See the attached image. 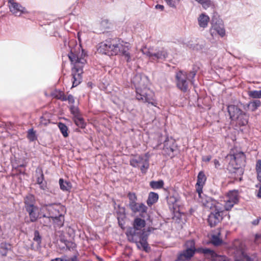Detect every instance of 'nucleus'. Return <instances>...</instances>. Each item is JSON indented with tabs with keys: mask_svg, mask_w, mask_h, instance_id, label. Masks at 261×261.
Listing matches in <instances>:
<instances>
[{
	"mask_svg": "<svg viewBox=\"0 0 261 261\" xmlns=\"http://www.w3.org/2000/svg\"><path fill=\"white\" fill-rule=\"evenodd\" d=\"M51 261H63V260L60 258H56L55 259L52 260Z\"/></svg>",
	"mask_w": 261,
	"mask_h": 261,
	"instance_id": "864d4df0",
	"label": "nucleus"
},
{
	"mask_svg": "<svg viewBox=\"0 0 261 261\" xmlns=\"http://www.w3.org/2000/svg\"><path fill=\"white\" fill-rule=\"evenodd\" d=\"M145 158H148L145 155L142 156L135 157L131 161V165L135 167H139Z\"/></svg>",
	"mask_w": 261,
	"mask_h": 261,
	"instance_id": "6ab92c4d",
	"label": "nucleus"
},
{
	"mask_svg": "<svg viewBox=\"0 0 261 261\" xmlns=\"http://www.w3.org/2000/svg\"><path fill=\"white\" fill-rule=\"evenodd\" d=\"M177 86L182 91H186L188 88V83L187 81V75L186 73L179 71L177 73Z\"/></svg>",
	"mask_w": 261,
	"mask_h": 261,
	"instance_id": "1a4fd4ad",
	"label": "nucleus"
},
{
	"mask_svg": "<svg viewBox=\"0 0 261 261\" xmlns=\"http://www.w3.org/2000/svg\"><path fill=\"white\" fill-rule=\"evenodd\" d=\"M228 158L230 160L229 166L234 169L239 170L240 174H242L243 172L241 167L245 163L244 154L240 152L235 154L230 155Z\"/></svg>",
	"mask_w": 261,
	"mask_h": 261,
	"instance_id": "423d86ee",
	"label": "nucleus"
},
{
	"mask_svg": "<svg viewBox=\"0 0 261 261\" xmlns=\"http://www.w3.org/2000/svg\"><path fill=\"white\" fill-rule=\"evenodd\" d=\"M165 149L168 153L173 152L176 147L175 141L172 138H167L165 142Z\"/></svg>",
	"mask_w": 261,
	"mask_h": 261,
	"instance_id": "dca6fc26",
	"label": "nucleus"
},
{
	"mask_svg": "<svg viewBox=\"0 0 261 261\" xmlns=\"http://www.w3.org/2000/svg\"><path fill=\"white\" fill-rule=\"evenodd\" d=\"M74 122L75 124L81 128H84L85 127V123L82 118L77 116L75 117Z\"/></svg>",
	"mask_w": 261,
	"mask_h": 261,
	"instance_id": "72a5a7b5",
	"label": "nucleus"
},
{
	"mask_svg": "<svg viewBox=\"0 0 261 261\" xmlns=\"http://www.w3.org/2000/svg\"><path fill=\"white\" fill-rule=\"evenodd\" d=\"M66 211L65 207L60 204H51L42 206L41 212L45 218L44 225L48 226L52 223L55 226H63Z\"/></svg>",
	"mask_w": 261,
	"mask_h": 261,
	"instance_id": "f03ea898",
	"label": "nucleus"
},
{
	"mask_svg": "<svg viewBox=\"0 0 261 261\" xmlns=\"http://www.w3.org/2000/svg\"><path fill=\"white\" fill-rule=\"evenodd\" d=\"M130 207L134 212H140L141 213H145L147 207L143 203H135L132 205H130Z\"/></svg>",
	"mask_w": 261,
	"mask_h": 261,
	"instance_id": "f3484780",
	"label": "nucleus"
},
{
	"mask_svg": "<svg viewBox=\"0 0 261 261\" xmlns=\"http://www.w3.org/2000/svg\"><path fill=\"white\" fill-rule=\"evenodd\" d=\"M34 241H36L38 244H39L41 243V237L39 235V233L38 231L35 232V236L34 238Z\"/></svg>",
	"mask_w": 261,
	"mask_h": 261,
	"instance_id": "37998d69",
	"label": "nucleus"
},
{
	"mask_svg": "<svg viewBox=\"0 0 261 261\" xmlns=\"http://www.w3.org/2000/svg\"><path fill=\"white\" fill-rule=\"evenodd\" d=\"M256 170L258 180L261 182V160L257 161L256 165Z\"/></svg>",
	"mask_w": 261,
	"mask_h": 261,
	"instance_id": "7c9ffc66",
	"label": "nucleus"
},
{
	"mask_svg": "<svg viewBox=\"0 0 261 261\" xmlns=\"http://www.w3.org/2000/svg\"><path fill=\"white\" fill-rule=\"evenodd\" d=\"M68 99L69 101H70L71 102H73V98L72 96H71V95H70L68 96Z\"/></svg>",
	"mask_w": 261,
	"mask_h": 261,
	"instance_id": "3c124183",
	"label": "nucleus"
},
{
	"mask_svg": "<svg viewBox=\"0 0 261 261\" xmlns=\"http://www.w3.org/2000/svg\"><path fill=\"white\" fill-rule=\"evenodd\" d=\"M156 8L161 9V10H163L164 9V6L163 5H157L156 6Z\"/></svg>",
	"mask_w": 261,
	"mask_h": 261,
	"instance_id": "8fccbe9b",
	"label": "nucleus"
},
{
	"mask_svg": "<svg viewBox=\"0 0 261 261\" xmlns=\"http://www.w3.org/2000/svg\"><path fill=\"white\" fill-rule=\"evenodd\" d=\"M66 229L68 231V232L70 233V236L72 235V234H73L74 230L70 227H68L66 228Z\"/></svg>",
	"mask_w": 261,
	"mask_h": 261,
	"instance_id": "de8ad7c7",
	"label": "nucleus"
},
{
	"mask_svg": "<svg viewBox=\"0 0 261 261\" xmlns=\"http://www.w3.org/2000/svg\"><path fill=\"white\" fill-rule=\"evenodd\" d=\"M159 198V196L158 194L154 193V192H151L149 194V196L147 201V203L149 205L152 204L153 203H155L157 201L158 199Z\"/></svg>",
	"mask_w": 261,
	"mask_h": 261,
	"instance_id": "4be33fe9",
	"label": "nucleus"
},
{
	"mask_svg": "<svg viewBox=\"0 0 261 261\" xmlns=\"http://www.w3.org/2000/svg\"><path fill=\"white\" fill-rule=\"evenodd\" d=\"M206 177L202 171H200L198 175L197 182L196 184L197 191L200 195L202 192V188L206 181Z\"/></svg>",
	"mask_w": 261,
	"mask_h": 261,
	"instance_id": "ddd939ff",
	"label": "nucleus"
},
{
	"mask_svg": "<svg viewBox=\"0 0 261 261\" xmlns=\"http://www.w3.org/2000/svg\"><path fill=\"white\" fill-rule=\"evenodd\" d=\"M261 239V233H257L255 236V242H257Z\"/></svg>",
	"mask_w": 261,
	"mask_h": 261,
	"instance_id": "49530a36",
	"label": "nucleus"
},
{
	"mask_svg": "<svg viewBox=\"0 0 261 261\" xmlns=\"http://www.w3.org/2000/svg\"><path fill=\"white\" fill-rule=\"evenodd\" d=\"M35 197L33 195H29L27 196L24 199V203L25 208L27 207H32L34 206Z\"/></svg>",
	"mask_w": 261,
	"mask_h": 261,
	"instance_id": "412c9836",
	"label": "nucleus"
},
{
	"mask_svg": "<svg viewBox=\"0 0 261 261\" xmlns=\"http://www.w3.org/2000/svg\"><path fill=\"white\" fill-rule=\"evenodd\" d=\"M167 56V53L166 51L164 50H160L158 51L156 54H153V56L154 57V59H159L162 58H166Z\"/></svg>",
	"mask_w": 261,
	"mask_h": 261,
	"instance_id": "2f4dec72",
	"label": "nucleus"
},
{
	"mask_svg": "<svg viewBox=\"0 0 261 261\" xmlns=\"http://www.w3.org/2000/svg\"><path fill=\"white\" fill-rule=\"evenodd\" d=\"M8 6L10 11L14 14L20 12V14H27V12L24 7L15 2L14 0H8Z\"/></svg>",
	"mask_w": 261,
	"mask_h": 261,
	"instance_id": "9d476101",
	"label": "nucleus"
},
{
	"mask_svg": "<svg viewBox=\"0 0 261 261\" xmlns=\"http://www.w3.org/2000/svg\"><path fill=\"white\" fill-rule=\"evenodd\" d=\"M189 243L190 244V248L181 253L178 255L176 261H186L190 259L193 256L195 251L194 243L193 241H191Z\"/></svg>",
	"mask_w": 261,
	"mask_h": 261,
	"instance_id": "6e6552de",
	"label": "nucleus"
},
{
	"mask_svg": "<svg viewBox=\"0 0 261 261\" xmlns=\"http://www.w3.org/2000/svg\"><path fill=\"white\" fill-rule=\"evenodd\" d=\"M129 44L118 38L106 40L98 44L97 51L108 56L121 55L128 61L130 59Z\"/></svg>",
	"mask_w": 261,
	"mask_h": 261,
	"instance_id": "f257e3e1",
	"label": "nucleus"
},
{
	"mask_svg": "<svg viewBox=\"0 0 261 261\" xmlns=\"http://www.w3.org/2000/svg\"><path fill=\"white\" fill-rule=\"evenodd\" d=\"M260 103L259 100H254L249 103L248 107L251 111H254L260 106Z\"/></svg>",
	"mask_w": 261,
	"mask_h": 261,
	"instance_id": "393cba45",
	"label": "nucleus"
},
{
	"mask_svg": "<svg viewBox=\"0 0 261 261\" xmlns=\"http://www.w3.org/2000/svg\"><path fill=\"white\" fill-rule=\"evenodd\" d=\"M57 98L59 99H61L62 100L65 99V96H64L63 94H62V93H61L60 95L59 96L57 97Z\"/></svg>",
	"mask_w": 261,
	"mask_h": 261,
	"instance_id": "09e8293b",
	"label": "nucleus"
},
{
	"mask_svg": "<svg viewBox=\"0 0 261 261\" xmlns=\"http://www.w3.org/2000/svg\"><path fill=\"white\" fill-rule=\"evenodd\" d=\"M141 51L143 54L145 55L150 58H152V59L154 60V57L153 56L154 54L151 53L150 49L149 48H148L146 46H144L141 49Z\"/></svg>",
	"mask_w": 261,
	"mask_h": 261,
	"instance_id": "c85d7f7f",
	"label": "nucleus"
},
{
	"mask_svg": "<svg viewBox=\"0 0 261 261\" xmlns=\"http://www.w3.org/2000/svg\"><path fill=\"white\" fill-rule=\"evenodd\" d=\"M239 180H242L241 177H240V178H239Z\"/></svg>",
	"mask_w": 261,
	"mask_h": 261,
	"instance_id": "4d7b16f0",
	"label": "nucleus"
},
{
	"mask_svg": "<svg viewBox=\"0 0 261 261\" xmlns=\"http://www.w3.org/2000/svg\"><path fill=\"white\" fill-rule=\"evenodd\" d=\"M219 212L212 213L208 216L207 221L211 227L216 226L221 219Z\"/></svg>",
	"mask_w": 261,
	"mask_h": 261,
	"instance_id": "f8f14e48",
	"label": "nucleus"
},
{
	"mask_svg": "<svg viewBox=\"0 0 261 261\" xmlns=\"http://www.w3.org/2000/svg\"><path fill=\"white\" fill-rule=\"evenodd\" d=\"M187 46H188L190 48H192L193 49H198V44L196 45L192 44L190 42H189L187 44Z\"/></svg>",
	"mask_w": 261,
	"mask_h": 261,
	"instance_id": "a18cd8bd",
	"label": "nucleus"
},
{
	"mask_svg": "<svg viewBox=\"0 0 261 261\" xmlns=\"http://www.w3.org/2000/svg\"><path fill=\"white\" fill-rule=\"evenodd\" d=\"M139 167L143 173H146V170L148 168V158H145V159L143 160V162L142 163L141 165Z\"/></svg>",
	"mask_w": 261,
	"mask_h": 261,
	"instance_id": "f704fd0d",
	"label": "nucleus"
},
{
	"mask_svg": "<svg viewBox=\"0 0 261 261\" xmlns=\"http://www.w3.org/2000/svg\"><path fill=\"white\" fill-rule=\"evenodd\" d=\"M26 210L29 214L31 221H36L40 214L38 207L35 206H33L32 207H27Z\"/></svg>",
	"mask_w": 261,
	"mask_h": 261,
	"instance_id": "2eb2a0df",
	"label": "nucleus"
},
{
	"mask_svg": "<svg viewBox=\"0 0 261 261\" xmlns=\"http://www.w3.org/2000/svg\"><path fill=\"white\" fill-rule=\"evenodd\" d=\"M150 186L153 189H161L164 186V182L163 180L152 181L150 182Z\"/></svg>",
	"mask_w": 261,
	"mask_h": 261,
	"instance_id": "bb28decb",
	"label": "nucleus"
},
{
	"mask_svg": "<svg viewBox=\"0 0 261 261\" xmlns=\"http://www.w3.org/2000/svg\"><path fill=\"white\" fill-rule=\"evenodd\" d=\"M59 185L61 189L63 191H69L72 188L71 183L63 179H60Z\"/></svg>",
	"mask_w": 261,
	"mask_h": 261,
	"instance_id": "a211bd4d",
	"label": "nucleus"
},
{
	"mask_svg": "<svg viewBox=\"0 0 261 261\" xmlns=\"http://www.w3.org/2000/svg\"><path fill=\"white\" fill-rule=\"evenodd\" d=\"M133 83L136 87L137 98L144 102L154 105L153 94L147 87L149 81L147 77L142 75H136L133 79Z\"/></svg>",
	"mask_w": 261,
	"mask_h": 261,
	"instance_id": "7ed1b4c3",
	"label": "nucleus"
},
{
	"mask_svg": "<svg viewBox=\"0 0 261 261\" xmlns=\"http://www.w3.org/2000/svg\"><path fill=\"white\" fill-rule=\"evenodd\" d=\"M213 28L214 30H215L221 36H224L225 32L222 24H214Z\"/></svg>",
	"mask_w": 261,
	"mask_h": 261,
	"instance_id": "a878e982",
	"label": "nucleus"
},
{
	"mask_svg": "<svg viewBox=\"0 0 261 261\" xmlns=\"http://www.w3.org/2000/svg\"><path fill=\"white\" fill-rule=\"evenodd\" d=\"M110 23H109L108 20L107 19H103L101 21V27L102 29H107L110 27Z\"/></svg>",
	"mask_w": 261,
	"mask_h": 261,
	"instance_id": "79ce46f5",
	"label": "nucleus"
},
{
	"mask_svg": "<svg viewBox=\"0 0 261 261\" xmlns=\"http://www.w3.org/2000/svg\"><path fill=\"white\" fill-rule=\"evenodd\" d=\"M82 53L74 55L71 53L69 55V58L72 62H76V63L85 64L86 61L84 58L86 57V53H84L83 49H81Z\"/></svg>",
	"mask_w": 261,
	"mask_h": 261,
	"instance_id": "9b49d317",
	"label": "nucleus"
},
{
	"mask_svg": "<svg viewBox=\"0 0 261 261\" xmlns=\"http://www.w3.org/2000/svg\"><path fill=\"white\" fill-rule=\"evenodd\" d=\"M174 219L178 223H184L186 221V215L180 212H176Z\"/></svg>",
	"mask_w": 261,
	"mask_h": 261,
	"instance_id": "5701e85b",
	"label": "nucleus"
},
{
	"mask_svg": "<svg viewBox=\"0 0 261 261\" xmlns=\"http://www.w3.org/2000/svg\"><path fill=\"white\" fill-rule=\"evenodd\" d=\"M37 179V184L40 185V188L43 190H47V186L46 182L44 181V175L41 169H38L36 171Z\"/></svg>",
	"mask_w": 261,
	"mask_h": 261,
	"instance_id": "4468645a",
	"label": "nucleus"
},
{
	"mask_svg": "<svg viewBox=\"0 0 261 261\" xmlns=\"http://www.w3.org/2000/svg\"><path fill=\"white\" fill-rule=\"evenodd\" d=\"M249 95L254 98H261V91H251L249 92Z\"/></svg>",
	"mask_w": 261,
	"mask_h": 261,
	"instance_id": "c9c22d12",
	"label": "nucleus"
},
{
	"mask_svg": "<svg viewBox=\"0 0 261 261\" xmlns=\"http://www.w3.org/2000/svg\"><path fill=\"white\" fill-rule=\"evenodd\" d=\"M198 251L202 252L204 253L206 256L208 258H212L213 256L214 255L215 252H214L212 250L208 249H203L201 248L198 250Z\"/></svg>",
	"mask_w": 261,
	"mask_h": 261,
	"instance_id": "cd10ccee",
	"label": "nucleus"
},
{
	"mask_svg": "<svg viewBox=\"0 0 261 261\" xmlns=\"http://www.w3.org/2000/svg\"><path fill=\"white\" fill-rule=\"evenodd\" d=\"M28 137L29 139L32 141L36 139L37 137L36 136L35 132L33 129L29 130Z\"/></svg>",
	"mask_w": 261,
	"mask_h": 261,
	"instance_id": "4c0bfd02",
	"label": "nucleus"
},
{
	"mask_svg": "<svg viewBox=\"0 0 261 261\" xmlns=\"http://www.w3.org/2000/svg\"><path fill=\"white\" fill-rule=\"evenodd\" d=\"M58 126L64 137H67L68 136V134L67 132L68 128L67 126L62 123H59Z\"/></svg>",
	"mask_w": 261,
	"mask_h": 261,
	"instance_id": "473e14b6",
	"label": "nucleus"
},
{
	"mask_svg": "<svg viewBox=\"0 0 261 261\" xmlns=\"http://www.w3.org/2000/svg\"><path fill=\"white\" fill-rule=\"evenodd\" d=\"M145 224L144 220L139 217L136 218L133 223L134 228H130L129 230L127 232V236L129 241H136L137 245L139 249L147 251L148 248L146 239L143 238L137 242V235L135 232V230H141L145 227Z\"/></svg>",
	"mask_w": 261,
	"mask_h": 261,
	"instance_id": "20e7f679",
	"label": "nucleus"
},
{
	"mask_svg": "<svg viewBox=\"0 0 261 261\" xmlns=\"http://www.w3.org/2000/svg\"><path fill=\"white\" fill-rule=\"evenodd\" d=\"M11 246L6 243H3L0 244V254L2 255H6L8 251L11 250Z\"/></svg>",
	"mask_w": 261,
	"mask_h": 261,
	"instance_id": "aec40b11",
	"label": "nucleus"
},
{
	"mask_svg": "<svg viewBox=\"0 0 261 261\" xmlns=\"http://www.w3.org/2000/svg\"><path fill=\"white\" fill-rule=\"evenodd\" d=\"M166 3L171 7H175V2L173 0H165Z\"/></svg>",
	"mask_w": 261,
	"mask_h": 261,
	"instance_id": "c03bdc74",
	"label": "nucleus"
},
{
	"mask_svg": "<svg viewBox=\"0 0 261 261\" xmlns=\"http://www.w3.org/2000/svg\"><path fill=\"white\" fill-rule=\"evenodd\" d=\"M239 201L238 191L233 190L229 191L224 198V208L226 210H230Z\"/></svg>",
	"mask_w": 261,
	"mask_h": 261,
	"instance_id": "0eeeda50",
	"label": "nucleus"
},
{
	"mask_svg": "<svg viewBox=\"0 0 261 261\" xmlns=\"http://www.w3.org/2000/svg\"><path fill=\"white\" fill-rule=\"evenodd\" d=\"M215 165L217 166V165H219V162L218 161H215Z\"/></svg>",
	"mask_w": 261,
	"mask_h": 261,
	"instance_id": "6e6d98bb",
	"label": "nucleus"
},
{
	"mask_svg": "<svg viewBox=\"0 0 261 261\" xmlns=\"http://www.w3.org/2000/svg\"><path fill=\"white\" fill-rule=\"evenodd\" d=\"M198 21L200 27H205L206 26L209 19L208 17H200Z\"/></svg>",
	"mask_w": 261,
	"mask_h": 261,
	"instance_id": "58836bf2",
	"label": "nucleus"
},
{
	"mask_svg": "<svg viewBox=\"0 0 261 261\" xmlns=\"http://www.w3.org/2000/svg\"><path fill=\"white\" fill-rule=\"evenodd\" d=\"M200 4L204 9H206L212 6V2L211 0H203Z\"/></svg>",
	"mask_w": 261,
	"mask_h": 261,
	"instance_id": "a19ab883",
	"label": "nucleus"
},
{
	"mask_svg": "<svg viewBox=\"0 0 261 261\" xmlns=\"http://www.w3.org/2000/svg\"><path fill=\"white\" fill-rule=\"evenodd\" d=\"M228 112L230 118L236 121L237 124L240 126H245L248 123V117L239 108L235 106H229Z\"/></svg>",
	"mask_w": 261,
	"mask_h": 261,
	"instance_id": "39448f33",
	"label": "nucleus"
},
{
	"mask_svg": "<svg viewBox=\"0 0 261 261\" xmlns=\"http://www.w3.org/2000/svg\"><path fill=\"white\" fill-rule=\"evenodd\" d=\"M220 235V232H218V236L214 235L212 237V243L215 245H218L221 244V240L219 238V236Z\"/></svg>",
	"mask_w": 261,
	"mask_h": 261,
	"instance_id": "ea45409f",
	"label": "nucleus"
},
{
	"mask_svg": "<svg viewBox=\"0 0 261 261\" xmlns=\"http://www.w3.org/2000/svg\"><path fill=\"white\" fill-rule=\"evenodd\" d=\"M129 199L130 200L129 205L136 203L137 197L136 195L134 193H129L128 194Z\"/></svg>",
	"mask_w": 261,
	"mask_h": 261,
	"instance_id": "e433bc0d",
	"label": "nucleus"
},
{
	"mask_svg": "<svg viewBox=\"0 0 261 261\" xmlns=\"http://www.w3.org/2000/svg\"><path fill=\"white\" fill-rule=\"evenodd\" d=\"M75 71L77 72V74L75 73L73 75L74 81L73 82V86H76L81 81V76L80 75L81 72H80V70L75 68Z\"/></svg>",
	"mask_w": 261,
	"mask_h": 261,
	"instance_id": "b1692460",
	"label": "nucleus"
},
{
	"mask_svg": "<svg viewBox=\"0 0 261 261\" xmlns=\"http://www.w3.org/2000/svg\"><path fill=\"white\" fill-rule=\"evenodd\" d=\"M258 196L261 197V186L259 190V192L258 193Z\"/></svg>",
	"mask_w": 261,
	"mask_h": 261,
	"instance_id": "603ef678",
	"label": "nucleus"
},
{
	"mask_svg": "<svg viewBox=\"0 0 261 261\" xmlns=\"http://www.w3.org/2000/svg\"><path fill=\"white\" fill-rule=\"evenodd\" d=\"M236 261H239V260H236Z\"/></svg>",
	"mask_w": 261,
	"mask_h": 261,
	"instance_id": "13d9d810",
	"label": "nucleus"
},
{
	"mask_svg": "<svg viewBox=\"0 0 261 261\" xmlns=\"http://www.w3.org/2000/svg\"><path fill=\"white\" fill-rule=\"evenodd\" d=\"M199 16H202V17H204V16H207V15H206L205 14H203V13H202Z\"/></svg>",
	"mask_w": 261,
	"mask_h": 261,
	"instance_id": "5fc2aeb1",
	"label": "nucleus"
},
{
	"mask_svg": "<svg viewBox=\"0 0 261 261\" xmlns=\"http://www.w3.org/2000/svg\"><path fill=\"white\" fill-rule=\"evenodd\" d=\"M211 259L213 261H229L228 259L225 256L220 255L214 253Z\"/></svg>",
	"mask_w": 261,
	"mask_h": 261,
	"instance_id": "c756f323",
	"label": "nucleus"
}]
</instances>
